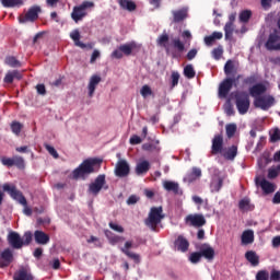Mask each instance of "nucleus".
Masks as SVG:
<instances>
[{
    "mask_svg": "<svg viewBox=\"0 0 280 280\" xmlns=\"http://www.w3.org/2000/svg\"><path fill=\"white\" fill-rule=\"evenodd\" d=\"M210 154L212 156L221 154L225 161H235V158L237 156V144L224 148V136L222 133H217L212 138Z\"/></svg>",
    "mask_w": 280,
    "mask_h": 280,
    "instance_id": "1",
    "label": "nucleus"
},
{
    "mask_svg": "<svg viewBox=\"0 0 280 280\" xmlns=\"http://www.w3.org/2000/svg\"><path fill=\"white\" fill-rule=\"evenodd\" d=\"M2 189L7 194H9V196H10V198H12V200H15L16 202H19V205H22V207H24V209H23L24 215H28V217L32 215V208H30L27 206V199L23 195V191H21V190H19V188H16V185L5 183L2 185Z\"/></svg>",
    "mask_w": 280,
    "mask_h": 280,
    "instance_id": "2",
    "label": "nucleus"
},
{
    "mask_svg": "<svg viewBox=\"0 0 280 280\" xmlns=\"http://www.w3.org/2000/svg\"><path fill=\"white\" fill-rule=\"evenodd\" d=\"M101 163L102 160L97 158L84 160L77 168L73 170L72 178L74 180H78L79 178L84 180L86 176L95 172V165H100Z\"/></svg>",
    "mask_w": 280,
    "mask_h": 280,
    "instance_id": "3",
    "label": "nucleus"
},
{
    "mask_svg": "<svg viewBox=\"0 0 280 280\" xmlns=\"http://www.w3.org/2000/svg\"><path fill=\"white\" fill-rule=\"evenodd\" d=\"M165 220V214L163 213V207H152L150 209L148 218L144 220L145 226L151 229V231H156L159 224Z\"/></svg>",
    "mask_w": 280,
    "mask_h": 280,
    "instance_id": "4",
    "label": "nucleus"
},
{
    "mask_svg": "<svg viewBox=\"0 0 280 280\" xmlns=\"http://www.w3.org/2000/svg\"><path fill=\"white\" fill-rule=\"evenodd\" d=\"M234 100L240 115H246L250 109V95L245 91H240L234 94Z\"/></svg>",
    "mask_w": 280,
    "mask_h": 280,
    "instance_id": "5",
    "label": "nucleus"
},
{
    "mask_svg": "<svg viewBox=\"0 0 280 280\" xmlns=\"http://www.w3.org/2000/svg\"><path fill=\"white\" fill-rule=\"evenodd\" d=\"M95 8V3L91 1H83L81 4L73 7L71 19L74 23H80L85 16H88L89 12L86 10Z\"/></svg>",
    "mask_w": 280,
    "mask_h": 280,
    "instance_id": "6",
    "label": "nucleus"
},
{
    "mask_svg": "<svg viewBox=\"0 0 280 280\" xmlns=\"http://www.w3.org/2000/svg\"><path fill=\"white\" fill-rule=\"evenodd\" d=\"M137 47L139 46L136 42L122 44L112 52V58H116V60H121L124 56H132V51H135Z\"/></svg>",
    "mask_w": 280,
    "mask_h": 280,
    "instance_id": "7",
    "label": "nucleus"
},
{
    "mask_svg": "<svg viewBox=\"0 0 280 280\" xmlns=\"http://www.w3.org/2000/svg\"><path fill=\"white\" fill-rule=\"evenodd\" d=\"M242 78V74H238L236 78H226L219 85V97L224 98L231 93L233 86H237V80Z\"/></svg>",
    "mask_w": 280,
    "mask_h": 280,
    "instance_id": "8",
    "label": "nucleus"
},
{
    "mask_svg": "<svg viewBox=\"0 0 280 280\" xmlns=\"http://www.w3.org/2000/svg\"><path fill=\"white\" fill-rule=\"evenodd\" d=\"M102 189L107 190L108 186L106 185V175H98L93 183L89 185L88 191L92 194V196H98Z\"/></svg>",
    "mask_w": 280,
    "mask_h": 280,
    "instance_id": "9",
    "label": "nucleus"
},
{
    "mask_svg": "<svg viewBox=\"0 0 280 280\" xmlns=\"http://www.w3.org/2000/svg\"><path fill=\"white\" fill-rule=\"evenodd\" d=\"M0 161L5 167H16L18 170H25V159H23V156L21 155H13L12 158L2 156Z\"/></svg>",
    "mask_w": 280,
    "mask_h": 280,
    "instance_id": "10",
    "label": "nucleus"
},
{
    "mask_svg": "<svg viewBox=\"0 0 280 280\" xmlns=\"http://www.w3.org/2000/svg\"><path fill=\"white\" fill-rule=\"evenodd\" d=\"M158 47H163L167 54L172 51V49H176V38L170 39V35L167 32H163L156 39Z\"/></svg>",
    "mask_w": 280,
    "mask_h": 280,
    "instance_id": "11",
    "label": "nucleus"
},
{
    "mask_svg": "<svg viewBox=\"0 0 280 280\" xmlns=\"http://www.w3.org/2000/svg\"><path fill=\"white\" fill-rule=\"evenodd\" d=\"M268 51H279L280 50V33L279 30L275 28L268 36L265 44Z\"/></svg>",
    "mask_w": 280,
    "mask_h": 280,
    "instance_id": "12",
    "label": "nucleus"
},
{
    "mask_svg": "<svg viewBox=\"0 0 280 280\" xmlns=\"http://www.w3.org/2000/svg\"><path fill=\"white\" fill-rule=\"evenodd\" d=\"M185 224H187V226H194L195 229H202V226L207 224V219L200 213L188 214L185 218Z\"/></svg>",
    "mask_w": 280,
    "mask_h": 280,
    "instance_id": "13",
    "label": "nucleus"
},
{
    "mask_svg": "<svg viewBox=\"0 0 280 280\" xmlns=\"http://www.w3.org/2000/svg\"><path fill=\"white\" fill-rule=\"evenodd\" d=\"M40 7L34 5L28 9L25 15H21L19 18L20 23H34V21L38 20V14H40Z\"/></svg>",
    "mask_w": 280,
    "mask_h": 280,
    "instance_id": "14",
    "label": "nucleus"
},
{
    "mask_svg": "<svg viewBox=\"0 0 280 280\" xmlns=\"http://www.w3.org/2000/svg\"><path fill=\"white\" fill-rule=\"evenodd\" d=\"M255 108H261V110H268L271 106H275V97L272 95L258 96L254 101Z\"/></svg>",
    "mask_w": 280,
    "mask_h": 280,
    "instance_id": "15",
    "label": "nucleus"
},
{
    "mask_svg": "<svg viewBox=\"0 0 280 280\" xmlns=\"http://www.w3.org/2000/svg\"><path fill=\"white\" fill-rule=\"evenodd\" d=\"M7 242L15 250H20V248H23V238L21 237V234H19V232H9L7 236Z\"/></svg>",
    "mask_w": 280,
    "mask_h": 280,
    "instance_id": "16",
    "label": "nucleus"
},
{
    "mask_svg": "<svg viewBox=\"0 0 280 280\" xmlns=\"http://www.w3.org/2000/svg\"><path fill=\"white\" fill-rule=\"evenodd\" d=\"M14 261V252L10 247L0 252V268H8Z\"/></svg>",
    "mask_w": 280,
    "mask_h": 280,
    "instance_id": "17",
    "label": "nucleus"
},
{
    "mask_svg": "<svg viewBox=\"0 0 280 280\" xmlns=\"http://www.w3.org/2000/svg\"><path fill=\"white\" fill-rule=\"evenodd\" d=\"M130 248H137V246H135L132 241H127L124 247L120 248V250L129 259H132L136 264H139V261H141V256H139V254H135L133 252H130Z\"/></svg>",
    "mask_w": 280,
    "mask_h": 280,
    "instance_id": "18",
    "label": "nucleus"
},
{
    "mask_svg": "<svg viewBox=\"0 0 280 280\" xmlns=\"http://www.w3.org/2000/svg\"><path fill=\"white\" fill-rule=\"evenodd\" d=\"M130 174V165L126 160H119L115 167V175L118 178H126Z\"/></svg>",
    "mask_w": 280,
    "mask_h": 280,
    "instance_id": "19",
    "label": "nucleus"
},
{
    "mask_svg": "<svg viewBox=\"0 0 280 280\" xmlns=\"http://www.w3.org/2000/svg\"><path fill=\"white\" fill-rule=\"evenodd\" d=\"M268 91V88L264 83H256L248 89V93L252 97L257 100L260 95H264Z\"/></svg>",
    "mask_w": 280,
    "mask_h": 280,
    "instance_id": "20",
    "label": "nucleus"
},
{
    "mask_svg": "<svg viewBox=\"0 0 280 280\" xmlns=\"http://www.w3.org/2000/svg\"><path fill=\"white\" fill-rule=\"evenodd\" d=\"M199 253L201 254V257H205V259L208 261H213L215 258V249H213V247L207 243L200 246Z\"/></svg>",
    "mask_w": 280,
    "mask_h": 280,
    "instance_id": "21",
    "label": "nucleus"
},
{
    "mask_svg": "<svg viewBox=\"0 0 280 280\" xmlns=\"http://www.w3.org/2000/svg\"><path fill=\"white\" fill-rule=\"evenodd\" d=\"M70 38L73 40L75 47L81 49H93V44H84L80 40V31L74 30L70 33Z\"/></svg>",
    "mask_w": 280,
    "mask_h": 280,
    "instance_id": "22",
    "label": "nucleus"
},
{
    "mask_svg": "<svg viewBox=\"0 0 280 280\" xmlns=\"http://www.w3.org/2000/svg\"><path fill=\"white\" fill-rule=\"evenodd\" d=\"M15 80L20 81L23 80V73L19 70H10L7 72L3 82L4 84H12Z\"/></svg>",
    "mask_w": 280,
    "mask_h": 280,
    "instance_id": "23",
    "label": "nucleus"
},
{
    "mask_svg": "<svg viewBox=\"0 0 280 280\" xmlns=\"http://www.w3.org/2000/svg\"><path fill=\"white\" fill-rule=\"evenodd\" d=\"M202 176V170L198 168V167H192L191 172L188 173L185 177H184V182L191 184V183H196V180L200 179Z\"/></svg>",
    "mask_w": 280,
    "mask_h": 280,
    "instance_id": "24",
    "label": "nucleus"
},
{
    "mask_svg": "<svg viewBox=\"0 0 280 280\" xmlns=\"http://www.w3.org/2000/svg\"><path fill=\"white\" fill-rule=\"evenodd\" d=\"M150 162L148 160H143L137 163L135 172L137 176H145L148 172H150Z\"/></svg>",
    "mask_w": 280,
    "mask_h": 280,
    "instance_id": "25",
    "label": "nucleus"
},
{
    "mask_svg": "<svg viewBox=\"0 0 280 280\" xmlns=\"http://www.w3.org/2000/svg\"><path fill=\"white\" fill-rule=\"evenodd\" d=\"M34 240L36 242V244H39L40 246H45L47 244H49V234L40 231V230H36L34 232Z\"/></svg>",
    "mask_w": 280,
    "mask_h": 280,
    "instance_id": "26",
    "label": "nucleus"
},
{
    "mask_svg": "<svg viewBox=\"0 0 280 280\" xmlns=\"http://www.w3.org/2000/svg\"><path fill=\"white\" fill-rule=\"evenodd\" d=\"M102 82V77L94 74L90 78V82L88 85L89 96L93 97L95 94V90L97 89V85Z\"/></svg>",
    "mask_w": 280,
    "mask_h": 280,
    "instance_id": "27",
    "label": "nucleus"
},
{
    "mask_svg": "<svg viewBox=\"0 0 280 280\" xmlns=\"http://www.w3.org/2000/svg\"><path fill=\"white\" fill-rule=\"evenodd\" d=\"M241 242L243 246H248V244H253V242H255V232L253 230H245L242 233Z\"/></svg>",
    "mask_w": 280,
    "mask_h": 280,
    "instance_id": "28",
    "label": "nucleus"
},
{
    "mask_svg": "<svg viewBox=\"0 0 280 280\" xmlns=\"http://www.w3.org/2000/svg\"><path fill=\"white\" fill-rule=\"evenodd\" d=\"M13 280H34V276L27 269L22 268L14 273Z\"/></svg>",
    "mask_w": 280,
    "mask_h": 280,
    "instance_id": "29",
    "label": "nucleus"
},
{
    "mask_svg": "<svg viewBox=\"0 0 280 280\" xmlns=\"http://www.w3.org/2000/svg\"><path fill=\"white\" fill-rule=\"evenodd\" d=\"M176 244L177 250L180 253H187V250H189V241L185 236L179 235L176 240Z\"/></svg>",
    "mask_w": 280,
    "mask_h": 280,
    "instance_id": "30",
    "label": "nucleus"
},
{
    "mask_svg": "<svg viewBox=\"0 0 280 280\" xmlns=\"http://www.w3.org/2000/svg\"><path fill=\"white\" fill-rule=\"evenodd\" d=\"M104 234L107 237L109 244H112V246L120 244V242H124V240H126L124 236L116 235L112 233L109 230H105Z\"/></svg>",
    "mask_w": 280,
    "mask_h": 280,
    "instance_id": "31",
    "label": "nucleus"
},
{
    "mask_svg": "<svg viewBox=\"0 0 280 280\" xmlns=\"http://www.w3.org/2000/svg\"><path fill=\"white\" fill-rule=\"evenodd\" d=\"M118 5L121 10H127V12H135L137 10V3L132 0H118Z\"/></svg>",
    "mask_w": 280,
    "mask_h": 280,
    "instance_id": "32",
    "label": "nucleus"
},
{
    "mask_svg": "<svg viewBox=\"0 0 280 280\" xmlns=\"http://www.w3.org/2000/svg\"><path fill=\"white\" fill-rule=\"evenodd\" d=\"M259 186L261 187L264 194H275V190L277 189V186L275 184L268 182V179H261L259 183Z\"/></svg>",
    "mask_w": 280,
    "mask_h": 280,
    "instance_id": "33",
    "label": "nucleus"
},
{
    "mask_svg": "<svg viewBox=\"0 0 280 280\" xmlns=\"http://www.w3.org/2000/svg\"><path fill=\"white\" fill-rule=\"evenodd\" d=\"M189 16V8L183 7L182 9L176 11V23H180L185 21Z\"/></svg>",
    "mask_w": 280,
    "mask_h": 280,
    "instance_id": "34",
    "label": "nucleus"
},
{
    "mask_svg": "<svg viewBox=\"0 0 280 280\" xmlns=\"http://www.w3.org/2000/svg\"><path fill=\"white\" fill-rule=\"evenodd\" d=\"M4 62H5V65H8V67H11V69H19V68L23 67L21 61H19V59H16V57H14V56L5 57Z\"/></svg>",
    "mask_w": 280,
    "mask_h": 280,
    "instance_id": "35",
    "label": "nucleus"
},
{
    "mask_svg": "<svg viewBox=\"0 0 280 280\" xmlns=\"http://www.w3.org/2000/svg\"><path fill=\"white\" fill-rule=\"evenodd\" d=\"M245 258L252 266H259V256L254 250L246 252Z\"/></svg>",
    "mask_w": 280,
    "mask_h": 280,
    "instance_id": "36",
    "label": "nucleus"
},
{
    "mask_svg": "<svg viewBox=\"0 0 280 280\" xmlns=\"http://www.w3.org/2000/svg\"><path fill=\"white\" fill-rule=\"evenodd\" d=\"M273 159L270 158V153L265 152L262 153L261 158L258 160L259 167H266L269 163H272Z\"/></svg>",
    "mask_w": 280,
    "mask_h": 280,
    "instance_id": "37",
    "label": "nucleus"
},
{
    "mask_svg": "<svg viewBox=\"0 0 280 280\" xmlns=\"http://www.w3.org/2000/svg\"><path fill=\"white\" fill-rule=\"evenodd\" d=\"M225 132H226L228 139H233V137H235V133L237 132V125L228 124L225 126Z\"/></svg>",
    "mask_w": 280,
    "mask_h": 280,
    "instance_id": "38",
    "label": "nucleus"
},
{
    "mask_svg": "<svg viewBox=\"0 0 280 280\" xmlns=\"http://www.w3.org/2000/svg\"><path fill=\"white\" fill-rule=\"evenodd\" d=\"M3 8H16V5H23V0H0Z\"/></svg>",
    "mask_w": 280,
    "mask_h": 280,
    "instance_id": "39",
    "label": "nucleus"
},
{
    "mask_svg": "<svg viewBox=\"0 0 280 280\" xmlns=\"http://www.w3.org/2000/svg\"><path fill=\"white\" fill-rule=\"evenodd\" d=\"M223 185H224V178L219 177L218 180H213L211 183L210 189H211V191L218 192V191H220V189H222Z\"/></svg>",
    "mask_w": 280,
    "mask_h": 280,
    "instance_id": "40",
    "label": "nucleus"
},
{
    "mask_svg": "<svg viewBox=\"0 0 280 280\" xmlns=\"http://www.w3.org/2000/svg\"><path fill=\"white\" fill-rule=\"evenodd\" d=\"M184 75L188 80H194V78H196V70H194V66L192 65H187L184 68Z\"/></svg>",
    "mask_w": 280,
    "mask_h": 280,
    "instance_id": "41",
    "label": "nucleus"
},
{
    "mask_svg": "<svg viewBox=\"0 0 280 280\" xmlns=\"http://www.w3.org/2000/svg\"><path fill=\"white\" fill-rule=\"evenodd\" d=\"M258 80H259V75L252 74L243 80V84L245 86H254V84H257Z\"/></svg>",
    "mask_w": 280,
    "mask_h": 280,
    "instance_id": "42",
    "label": "nucleus"
},
{
    "mask_svg": "<svg viewBox=\"0 0 280 280\" xmlns=\"http://www.w3.org/2000/svg\"><path fill=\"white\" fill-rule=\"evenodd\" d=\"M224 73L225 75H232V73H235V63L233 60L229 59L224 65Z\"/></svg>",
    "mask_w": 280,
    "mask_h": 280,
    "instance_id": "43",
    "label": "nucleus"
},
{
    "mask_svg": "<svg viewBox=\"0 0 280 280\" xmlns=\"http://www.w3.org/2000/svg\"><path fill=\"white\" fill-rule=\"evenodd\" d=\"M253 16V11L250 10H244L240 13V21L241 23H248L250 21V18Z\"/></svg>",
    "mask_w": 280,
    "mask_h": 280,
    "instance_id": "44",
    "label": "nucleus"
},
{
    "mask_svg": "<svg viewBox=\"0 0 280 280\" xmlns=\"http://www.w3.org/2000/svg\"><path fill=\"white\" fill-rule=\"evenodd\" d=\"M11 130L13 132V135H16V137H19V135H21V130H23V124L14 120L11 122Z\"/></svg>",
    "mask_w": 280,
    "mask_h": 280,
    "instance_id": "45",
    "label": "nucleus"
},
{
    "mask_svg": "<svg viewBox=\"0 0 280 280\" xmlns=\"http://www.w3.org/2000/svg\"><path fill=\"white\" fill-rule=\"evenodd\" d=\"M224 32H225V40H231L233 38V23L232 22H226L224 26Z\"/></svg>",
    "mask_w": 280,
    "mask_h": 280,
    "instance_id": "46",
    "label": "nucleus"
},
{
    "mask_svg": "<svg viewBox=\"0 0 280 280\" xmlns=\"http://www.w3.org/2000/svg\"><path fill=\"white\" fill-rule=\"evenodd\" d=\"M202 259V255L200 252H192L190 253L188 260L190 264H200V260Z\"/></svg>",
    "mask_w": 280,
    "mask_h": 280,
    "instance_id": "47",
    "label": "nucleus"
},
{
    "mask_svg": "<svg viewBox=\"0 0 280 280\" xmlns=\"http://www.w3.org/2000/svg\"><path fill=\"white\" fill-rule=\"evenodd\" d=\"M142 150L144 152H160L161 148L154 143H144L142 144Z\"/></svg>",
    "mask_w": 280,
    "mask_h": 280,
    "instance_id": "48",
    "label": "nucleus"
},
{
    "mask_svg": "<svg viewBox=\"0 0 280 280\" xmlns=\"http://www.w3.org/2000/svg\"><path fill=\"white\" fill-rule=\"evenodd\" d=\"M33 237H34V235L30 231L25 232L22 237V247L30 246V244H32Z\"/></svg>",
    "mask_w": 280,
    "mask_h": 280,
    "instance_id": "49",
    "label": "nucleus"
},
{
    "mask_svg": "<svg viewBox=\"0 0 280 280\" xmlns=\"http://www.w3.org/2000/svg\"><path fill=\"white\" fill-rule=\"evenodd\" d=\"M279 174H280V164H278L276 167L273 166L268 170V178L270 179L277 178Z\"/></svg>",
    "mask_w": 280,
    "mask_h": 280,
    "instance_id": "50",
    "label": "nucleus"
},
{
    "mask_svg": "<svg viewBox=\"0 0 280 280\" xmlns=\"http://www.w3.org/2000/svg\"><path fill=\"white\" fill-rule=\"evenodd\" d=\"M185 50V44L183 42H180V39H176V58H180V54H183V51Z\"/></svg>",
    "mask_w": 280,
    "mask_h": 280,
    "instance_id": "51",
    "label": "nucleus"
},
{
    "mask_svg": "<svg viewBox=\"0 0 280 280\" xmlns=\"http://www.w3.org/2000/svg\"><path fill=\"white\" fill-rule=\"evenodd\" d=\"M278 141H280V129L276 128L273 132L270 135V142L277 143Z\"/></svg>",
    "mask_w": 280,
    "mask_h": 280,
    "instance_id": "52",
    "label": "nucleus"
},
{
    "mask_svg": "<svg viewBox=\"0 0 280 280\" xmlns=\"http://www.w3.org/2000/svg\"><path fill=\"white\" fill-rule=\"evenodd\" d=\"M44 148L47 150V152L54 158V159H59L58 151L49 144H44Z\"/></svg>",
    "mask_w": 280,
    "mask_h": 280,
    "instance_id": "53",
    "label": "nucleus"
},
{
    "mask_svg": "<svg viewBox=\"0 0 280 280\" xmlns=\"http://www.w3.org/2000/svg\"><path fill=\"white\" fill-rule=\"evenodd\" d=\"M140 94L142 97H150V95H152V89L150 85H143L140 90Z\"/></svg>",
    "mask_w": 280,
    "mask_h": 280,
    "instance_id": "54",
    "label": "nucleus"
},
{
    "mask_svg": "<svg viewBox=\"0 0 280 280\" xmlns=\"http://www.w3.org/2000/svg\"><path fill=\"white\" fill-rule=\"evenodd\" d=\"M109 229H112V231H115L116 233H124V226L115 223V222H109L108 223Z\"/></svg>",
    "mask_w": 280,
    "mask_h": 280,
    "instance_id": "55",
    "label": "nucleus"
},
{
    "mask_svg": "<svg viewBox=\"0 0 280 280\" xmlns=\"http://www.w3.org/2000/svg\"><path fill=\"white\" fill-rule=\"evenodd\" d=\"M270 276L266 270H259L256 275V280H268Z\"/></svg>",
    "mask_w": 280,
    "mask_h": 280,
    "instance_id": "56",
    "label": "nucleus"
},
{
    "mask_svg": "<svg viewBox=\"0 0 280 280\" xmlns=\"http://www.w3.org/2000/svg\"><path fill=\"white\" fill-rule=\"evenodd\" d=\"M163 187L166 191H176V183L174 182H164Z\"/></svg>",
    "mask_w": 280,
    "mask_h": 280,
    "instance_id": "57",
    "label": "nucleus"
},
{
    "mask_svg": "<svg viewBox=\"0 0 280 280\" xmlns=\"http://www.w3.org/2000/svg\"><path fill=\"white\" fill-rule=\"evenodd\" d=\"M142 141L143 140L141 139V137H139L137 135L131 136V138L129 139V143L131 145H139V143H142Z\"/></svg>",
    "mask_w": 280,
    "mask_h": 280,
    "instance_id": "58",
    "label": "nucleus"
},
{
    "mask_svg": "<svg viewBox=\"0 0 280 280\" xmlns=\"http://www.w3.org/2000/svg\"><path fill=\"white\" fill-rule=\"evenodd\" d=\"M182 38H184L185 43L190 45L191 44V32L189 31H184L182 33Z\"/></svg>",
    "mask_w": 280,
    "mask_h": 280,
    "instance_id": "59",
    "label": "nucleus"
},
{
    "mask_svg": "<svg viewBox=\"0 0 280 280\" xmlns=\"http://www.w3.org/2000/svg\"><path fill=\"white\" fill-rule=\"evenodd\" d=\"M222 54H224V51L222 50V48H214L212 50V56L215 60H220V58H222Z\"/></svg>",
    "mask_w": 280,
    "mask_h": 280,
    "instance_id": "60",
    "label": "nucleus"
},
{
    "mask_svg": "<svg viewBox=\"0 0 280 280\" xmlns=\"http://www.w3.org/2000/svg\"><path fill=\"white\" fill-rule=\"evenodd\" d=\"M196 56H198V49L192 48L187 52L186 58H187V60H194V58H196Z\"/></svg>",
    "mask_w": 280,
    "mask_h": 280,
    "instance_id": "61",
    "label": "nucleus"
},
{
    "mask_svg": "<svg viewBox=\"0 0 280 280\" xmlns=\"http://www.w3.org/2000/svg\"><path fill=\"white\" fill-rule=\"evenodd\" d=\"M140 200L139 197H137V195H131L128 199H127V205H137V202Z\"/></svg>",
    "mask_w": 280,
    "mask_h": 280,
    "instance_id": "62",
    "label": "nucleus"
},
{
    "mask_svg": "<svg viewBox=\"0 0 280 280\" xmlns=\"http://www.w3.org/2000/svg\"><path fill=\"white\" fill-rule=\"evenodd\" d=\"M270 280H280V271L277 269H273L270 275Z\"/></svg>",
    "mask_w": 280,
    "mask_h": 280,
    "instance_id": "63",
    "label": "nucleus"
},
{
    "mask_svg": "<svg viewBox=\"0 0 280 280\" xmlns=\"http://www.w3.org/2000/svg\"><path fill=\"white\" fill-rule=\"evenodd\" d=\"M272 202L273 205H280V189L275 194Z\"/></svg>",
    "mask_w": 280,
    "mask_h": 280,
    "instance_id": "64",
    "label": "nucleus"
}]
</instances>
